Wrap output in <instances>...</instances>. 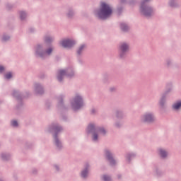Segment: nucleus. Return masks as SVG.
I'll return each instance as SVG.
<instances>
[{"label": "nucleus", "instance_id": "20e7f679", "mask_svg": "<svg viewBox=\"0 0 181 181\" xmlns=\"http://www.w3.org/2000/svg\"><path fill=\"white\" fill-rule=\"evenodd\" d=\"M42 49V47L38 46L37 47L36 53L40 56V57H45V56H49L52 52H53V49L49 48L45 52L40 53V49Z\"/></svg>", "mask_w": 181, "mask_h": 181}, {"label": "nucleus", "instance_id": "4be33fe9", "mask_svg": "<svg viewBox=\"0 0 181 181\" xmlns=\"http://www.w3.org/2000/svg\"><path fill=\"white\" fill-rule=\"evenodd\" d=\"M100 132L101 134H103V135H105V130L104 129H100Z\"/></svg>", "mask_w": 181, "mask_h": 181}, {"label": "nucleus", "instance_id": "9b49d317", "mask_svg": "<svg viewBox=\"0 0 181 181\" xmlns=\"http://www.w3.org/2000/svg\"><path fill=\"white\" fill-rule=\"evenodd\" d=\"M181 107V102H177V103L174 104L173 108L174 110H179Z\"/></svg>", "mask_w": 181, "mask_h": 181}, {"label": "nucleus", "instance_id": "4468645a", "mask_svg": "<svg viewBox=\"0 0 181 181\" xmlns=\"http://www.w3.org/2000/svg\"><path fill=\"white\" fill-rule=\"evenodd\" d=\"M121 29L122 30H128V25H127V24L123 23L121 25Z\"/></svg>", "mask_w": 181, "mask_h": 181}, {"label": "nucleus", "instance_id": "b1692460", "mask_svg": "<svg viewBox=\"0 0 181 181\" xmlns=\"http://www.w3.org/2000/svg\"><path fill=\"white\" fill-rule=\"evenodd\" d=\"M45 42H50V37H47L45 38Z\"/></svg>", "mask_w": 181, "mask_h": 181}, {"label": "nucleus", "instance_id": "1a4fd4ad", "mask_svg": "<svg viewBox=\"0 0 181 181\" xmlns=\"http://www.w3.org/2000/svg\"><path fill=\"white\" fill-rule=\"evenodd\" d=\"M65 74H66V71L64 70H61L59 71L58 76H57L59 81H62L63 78V76H64Z\"/></svg>", "mask_w": 181, "mask_h": 181}, {"label": "nucleus", "instance_id": "6e6552de", "mask_svg": "<svg viewBox=\"0 0 181 181\" xmlns=\"http://www.w3.org/2000/svg\"><path fill=\"white\" fill-rule=\"evenodd\" d=\"M128 49H129V47L126 43H122L120 46V50H122V53H125V52H127Z\"/></svg>", "mask_w": 181, "mask_h": 181}, {"label": "nucleus", "instance_id": "7ed1b4c3", "mask_svg": "<svg viewBox=\"0 0 181 181\" xmlns=\"http://www.w3.org/2000/svg\"><path fill=\"white\" fill-rule=\"evenodd\" d=\"M72 107L75 111L83 107V99L80 96H76L72 103Z\"/></svg>", "mask_w": 181, "mask_h": 181}, {"label": "nucleus", "instance_id": "f257e3e1", "mask_svg": "<svg viewBox=\"0 0 181 181\" xmlns=\"http://www.w3.org/2000/svg\"><path fill=\"white\" fill-rule=\"evenodd\" d=\"M112 14V8L110 5L103 2L100 5V10L98 12V16L100 19H107Z\"/></svg>", "mask_w": 181, "mask_h": 181}, {"label": "nucleus", "instance_id": "412c9836", "mask_svg": "<svg viewBox=\"0 0 181 181\" xmlns=\"http://www.w3.org/2000/svg\"><path fill=\"white\" fill-rule=\"evenodd\" d=\"M98 139V136L96 134H93V141H97Z\"/></svg>", "mask_w": 181, "mask_h": 181}, {"label": "nucleus", "instance_id": "39448f33", "mask_svg": "<svg viewBox=\"0 0 181 181\" xmlns=\"http://www.w3.org/2000/svg\"><path fill=\"white\" fill-rule=\"evenodd\" d=\"M62 46L63 47H72L74 45V41H71L70 40H64L61 42Z\"/></svg>", "mask_w": 181, "mask_h": 181}, {"label": "nucleus", "instance_id": "f03ea898", "mask_svg": "<svg viewBox=\"0 0 181 181\" xmlns=\"http://www.w3.org/2000/svg\"><path fill=\"white\" fill-rule=\"evenodd\" d=\"M149 0H144L141 3V6L140 8V11L141 12V14L144 16H151L152 13H153V11L152 10V8L146 6V2H148Z\"/></svg>", "mask_w": 181, "mask_h": 181}, {"label": "nucleus", "instance_id": "393cba45", "mask_svg": "<svg viewBox=\"0 0 181 181\" xmlns=\"http://www.w3.org/2000/svg\"><path fill=\"white\" fill-rule=\"evenodd\" d=\"M8 39H9V37H8L7 38L4 37L3 40H8Z\"/></svg>", "mask_w": 181, "mask_h": 181}, {"label": "nucleus", "instance_id": "0eeeda50", "mask_svg": "<svg viewBox=\"0 0 181 181\" xmlns=\"http://www.w3.org/2000/svg\"><path fill=\"white\" fill-rule=\"evenodd\" d=\"M106 156L108 160L110 162L111 165L115 164V160H113L112 156H111V153H110V151H106Z\"/></svg>", "mask_w": 181, "mask_h": 181}, {"label": "nucleus", "instance_id": "f8f14e48", "mask_svg": "<svg viewBox=\"0 0 181 181\" xmlns=\"http://www.w3.org/2000/svg\"><path fill=\"white\" fill-rule=\"evenodd\" d=\"M86 48V45H81L77 51L78 54H80L83 50Z\"/></svg>", "mask_w": 181, "mask_h": 181}, {"label": "nucleus", "instance_id": "9d476101", "mask_svg": "<svg viewBox=\"0 0 181 181\" xmlns=\"http://www.w3.org/2000/svg\"><path fill=\"white\" fill-rule=\"evenodd\" d=\"M160 155L162 158H166V156H168V153L164 150L160 149Z\"/></svg>", "mask_w": 181, "mask_h": 181}, {"label": "nucleus", "instance_id": "2eb2a0df", "mask_svg": "<svg viewBox=\"0 0 181 181\" xmlns=\"http://www.w3.org/2000/svg\"><path fill=\"white\" fill-rule=\"evenodd\" d=\"M5 78L9 80V78H12V73L8 72L5 75Z\"/></svg>", "mask_w": 181, "mask_h": 181}, {"label": "nucleus", "instance_id": "f3484780", "mask_svg": "<svg viewBox=\"0 0 181 181\" xmlns=\"http://www.w3.org/2000/svg\"><path fill=\"white\" fill-rule=\"evenodd\" d=\"M54 139H55L56 146H59V145L60 144V141H59V139H57V137L56 136H54Z\"/></svg>", "mask_w": 181, "mask_h": 181}, {"label": "nucleus", "instance_id": "6ab92c4d", "mask_svg": "<svg viewBox=\"0 0 181 181\" xmlns=\"http://www.w3.org/2000/svg\"><path fill=\"white\" fill-rule=\"evenodd\" d=\"M25 16H26V13L25 12L21 13V19H25Z\"/></svg>", "mask_w": 181, "mask_h": 181}, {"label": "nucleus", "instance_id": "aec40b11", "mask_svg": "<svg viewBox=\"0 0 181 181\" xmlns=\"http://www.w3.org/2000/svg\"><path fill=\"white\" fill-rule=\"evenodd\" d=\"M94 128V124H90L88 127V129H89V131H93Z\"/></svg>", "mask_w": 181, "mask_h": 181}, {"label": "nucleus", "instance_id": "a211bd4d", "mask_svg": "<svg viewBox=\"0 0 181 181\" xmlns=\"http://www.w3.org/2000/svg\"><path fill=\"white\" fill-rule=\"evenodd\" d=\"M11 125H12L13 127H18V122L16 121V120L12 121V122H11Z\"/></svg>", "mask_w": 181, "mask_h": 181}, {"label": "nucleus", "instance_id": "5701e85b", "mask_svg": "<svg viewBox=\"0 0 181 181\" xmlns=\"http://www.w3.org/2000/svg\"><path fill=\"white\" fill-rule=\"evenodd\" d=\"M4 70H5V69L4 68V66H0V73H2V71H4Z\"/></svg>", "mask_w": 181, "mask_h": 181}, {"label": "nucleus", "instance_id": "dca6fc26", "mask_svg": "<svg viewBox=\"0 0 181 181\" xmlns=\"http://www.w3.org/2000/svg\"><path fill=\"white\" fill-rule=\"evenodd\" d=\"M103 180H105V181H111V177H110L109 176H107V175H104L103 176Z\"/></svg>", "mask_w": 181, "mask_h": 181}, {"label": "nucleus", "instance_id": "423d86ee", "mask_svg": "<svg viewBox=\"0 0 181 181\" xmlns=\"http://www.w3.org/2000/svg\"><path fill=\"white\" fill-rule=\"evenodd\" d=\"M144 121L146 122H152L153 121V115L151 114H147L144 115Z\"/></svg>", "mask_w": 181, "mask_h": 181}, {"label": "nucleus", "instance_id": "ddd939ff", "mask_svg": "<svg viewBox=\"0 0 181 181\" xmlns=\"http://www.w3.org/2000/svg\"><path fill=\"white\" fill-rule=\"evenodd\" d=\"M87 175H88V170H85L82 171V173H81L82 177H87Z\"/></svg>", "mask_w": 181, "mask_h": 181}]
</instances>
